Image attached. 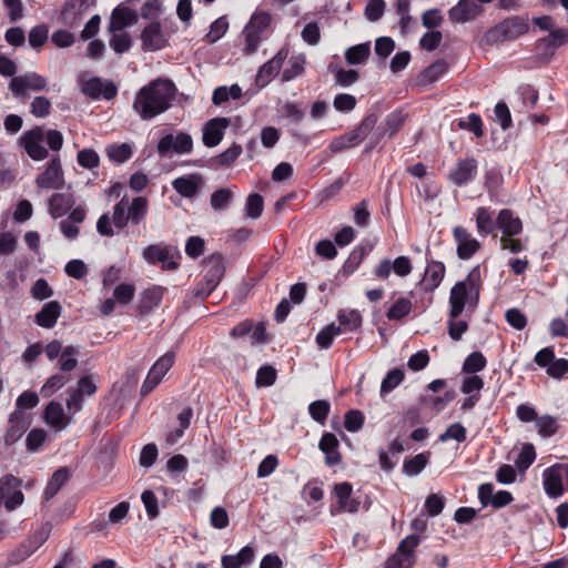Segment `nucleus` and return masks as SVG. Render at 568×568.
Segmentation results:
<instances>
[{
    "label": "nucleus",
    "instance_id": "nucleus-1",
    "mask_svg": "<svg viewBox=\"0 0 568 568\" xmlns=\"http://www.w3.org/2000/svg\"><path fill=\"white\" fill-rule=\"evenodd\" d=\"M176 92L172 80L158 78L136 92L132 108L142 120H152L172 106Z\"/></svg>",
    "mask_w": 568,
    "mask_h": 568
},
{
    "label": "nucleus",
    "instance_id": "nucleus-2",
    "mask_svg": "<svg viewBox=\"0 0 568 568\" xmlns=\"http://www.w3.org/2000/svg\"><path fill=\"white\" fill-rule=\"evenodd\" d=\"M149 212V200L145 196H136L129 202L123 196L114 206L112 217L109 213H103L97 222V231L102 236H113L114 231L111 223L118 229L123 230L129 224L135 226L144 222Z\"/></svg>",
    "mask_w": 568,
    "mask_h": 568
},
{
    "label": "nucleus",
    "instance_id": "nucleus-3",
    "mask_svg": "<svg viewBox=\"0 0 568 568\" xmlns=\"http://www.w3.org/2000/svg\"><path fill=\"white\" fill-rule=\"evenodd\" d=\"M480 266H474L465 280L458 281L449 292V315L459 317L467 307L468 311H475L480 297L481 291Z\"/></svg>",
    "mask_w": 568,
    "mask_h": 568
},
{
    "label": "nucleus",
    "instance_id": "nucleus-4",
    "mask_svg": "<svg viewBox=\"0 0 568 568\" xmlns=\"http://www.w3.org/2000/svg\"><path fill=\"white\" fill-rule=\"evenodd\" d=\"M378 116L376 113L366 114L352 131L334 138L328 149L332 153H339L346 149L359 145L376 126Z\"/></svg>",
    "mask_w": 568,
    "mask_h": 568
},
{
    "label": "nucleus",
    "instance_id": "nucleus-5",
    "mask_svg": "<svg viewBox=\"0 0 568 568\" xmlns=\"http://www.w3.org/2000/svg\"><path fill=\"white\" fill-rule=\"evenodd\" d=\"M529 31L527 17L511 16L490 28L486 39L490 43L514 41Z\"/></svg>",
    "mask_w": 568,
    "mask_h": 568
},
{
    "label": "nucleus",
    "instance_id": "nucleus-6",
    "mask_svg": "<svg viewBox=\"0 0 568 568\" xmlns=\"http://www.w3.org/2000/svg\"><path fill=\"white\" fill-rule=\"evenodd\" d=\"M179 258L180 253L172 246L160 244H151L144 247L142 256L146 263L151 265L161 264L163 271H175L179 262L174 261V256Z\"/></svg>",
    "mask_w": 568,
    "mask_h": 568
},
{
    "label": "nucleus",
    "instance_id": "nucleus-7",
    "mask_svg": "<svg viewBox=\"0 0 568 568\" xmlns=\"http://www.w3.org/2000/svg\"><path fill=\"white\" fill-rule=\"evenodd\" d=\"M175 355L168 352L162 355L150 368L140 389L141 396H148L162 382L165 374L174 364Z\"/></svg>",
    "mask_w": 568,
    "mask_h": 568
},
{
    "label": "nucleus",
    "instance_id": "nucleus-8",
    "mask_svg": "<svg viewBox=\"0 0 568 568\" xmlns=\"http://www.w3.org/2000/svg\"><path fill=\"white\" fill-rule=\"evenodd\" d=\"M47 79L33 71L13 77L9 82V90L18 99L27 97V90L39 92L47 90Z\"/></svg>",
    "mask_w": 568,
    "mask_h": 568
},
{
    "label": "nucleus",
    "instance_id": "nucleus-9",
    "mask_svg": "<svg viewBox=\"0 0 568 568\" xmlns=\"http://www.w3.org/2000/svg\"><path fill=\"white\" fill-rule=\"evenodd\" d=\"M43 138V128L34 126L31 130L24 131L18 142L33 161H42L49 155L48 150L42 145Z\"/></svg>",
    "mask_w": 568,
    "mask_h": 568
},
{
    "label": "nucleus",
    "instance_id": "nucleus-10",
    "mask_svg": "<svg viewBox=\"0 0 568 568\" xmlns=\"http://www.w3.org/2000/svg\"><path fill=\"white\" fill-rule=\"evenodd\" d=\"M452 235L456 243V254L459 260L468 261L481 248L480 242L462 225L455 226Z\"/></svg>",
    "mask_w": 568,
    "mask_h": 568
},
{
    "label": "nucleus",
    "instance_id": "nucleus-11",
    "mask_svg": "<svg viewBox=\"0 0 568 568\" xmlns=\"http://www.w3.org/2000/svg\"><path fill=\"white\" fill-rule=\"evenodd\" d=\"M478 174V161L474 156L458 159L448 173V180L456 186H465Z\"/></svg>",
    "mask_w": 568,
    "mask_h": 568
},
{
    "label": "nucleus",
    "instance_id": "nucleus-12",
    "mask_svg": "<svg viewBox=\"0 0 568 568\" xmlns=\"http://www.w3.org/2000/svg\"><path fill=\"white\" fill-rule=\"evenodd\" d=\"M156 149L161 156L169 155L171 151L187 154L193 150V140L189 133L180 132L176 136L169 133L160 139Z\"/></svg>",
    "mask_w": 568,
    "mask_h": 568
},
{
    "label": "nucleus",
    "instance_id": "nucleus-13",
    "mask_svg": "<svg viewBox=\"0 0 568 568\" xmlns=\"http://www.w3.org/2000/svg\"><path fill=\"white\" fill-rule=\"evenodd\" d=\"M32 419L29 414L13 410L8 418L7 429L3 435L6 446L16 444L31 426Z\"/></svg>",
    "mask_w": 568,
    "mask_h": 568
},
{
    "label": "nucleus",
    "instance_id": "nucleus-14",
    "mask_svg": "<svg viewBox=\"0 0 568 568\" xmlns=\"http://www.w3.org/2000/svg\"><path fill=\"white\" fill-rule=\"evenodd\" d=\"M142 42V50L159 51L169 45V38L164 33L162 26L159 21H152L143 28L140 34Z\"/></svg>",
    "mask_w": 568,
    "mask_h": 568
},
{
    "label": "nucleus",
    "instance_id": "nucleus-15",
    "mask_svg": "<svg viewBox=\"0 0 568 568\" xmlns=\"http://www.w3.org/2000/svg\"><path fill=\"white\" fill-rule=\"evenodd\" d=\"M288 48L283 47L271 60L260 67L255 78V83L257 87H266L280 73L284 61L288 57Z\"/></svg>",
    "mask_w": 568,
    "mask_h": 568
},
{
    "label": "nucleus",
    "instance_id": "nucleus-16",
    "mask_svg": "<svg viewBox=\"0 0 568 568\" xmlns=\"http://www.w3.org/2000/svg\"><path fill=\"white\" fill-rule=\"evenodd\" d=\"M81 92L92 100L103 98L109 101L116 97L118 88L112 81H103L101 78L93 77L81 83Z\"/></svg>",
    "mask_w": 568,
    "mask_h": 568
},
{
    "label": "nucleus",
    "instance_id": "nucleus-17",
    "mask_svg": "<svg viewBox=\"0 0 568 568\" xmlns=\"http://www.w3.org/2000/svg\"><path fill=\"white\" fill-rule=\"evenodd\" d=\"M37 185L41 189H61L64 184L63 171L60 158L54 155L48 163L45 170L37 176Z\"/></svg>",
    "mask_w": 568,
    "mask_h": 568
},
{
    "label": "nucleus",
    "instance_id": "nucleus-18",
    "mask_svg": "<svg viewBox=\"0 0 568 568\" xmlns=\"http://www.w3.org/2000/svg\"><path fill=\"white\" fill-rule=\"evenodd\" d=\"M231 121L227 118H213L203 126V144L207 148L216 146L224 136L225 129Z\"/></svg>",
    "mask_w": 568,
    "mask_h": 568
},
{
    "label": "nucleus",
    "instance_id": "nucleus-19",
    "mask_svg": "<svg viewBox=\"0 0 568 568\" xmlns=\"http://www.w3.org/2000/svg\"><path fill=\"white\" fill-rule=\"evenodd\" d=\"M496 224L501 236H517L524 229L521 220L510 209H503L498 212Z\"/></svg>",
    "mask_w": 568,
    "mask_h": 568
},
{
    "label": "nucleus",
    "instance_id": "nucleus-20",
    "mask_svg": "<svg viewBox=\"0 0 568 568\" xmlns=\"http://www.w3.org/2000/svg\"><path fill=\"white\" fill-rule=\"evenodd\" d=\"M205 283L211 287H217L225 273L224 260L221 254H212L203 262Z\"/></svg>",
    "mask_w": 568,
    "mask_h": 568
},
{
    "label": "nucleus",
    "instance_id": "nucleus-21",
    "mask_svg": "<svg viewBox=\"0 0 568 568\" xmlns=\"http://www.w3.org/2000/svg\"><path fill=\"white\" fill-rule=\"evenodd\" d=\"M320 450L324 454L325 465L333 467L342 462L339 442L333 433L325 432L318 443Z\"/></svg>",
    "mask_w": 568,
    "mask_h": 568
},
{
    "label": "nucleus",
    "instance_id": "nucleus-22",
    "mask_svg": "<svg viewBox=\"0 0 568 568\" xmlns=\"http://www.w3.org/2000/svg\"><path fill=\"white\" fill-rule=\"evenodd\" d=\"M166 288L160 285H153L144 290L139 300L138 311L141 315L150 314L154 308L159 307Z\"/></svg>",
    "mask_w": 568,
    "mask_h": 568
},
{
    "label": "nucleus",
    "instance_id": "nucleus-23",
    "mask_svg": "<svg viewBox=\"0 0 568 568\" xmlns=\"http://www.w3.org/2000/svg\"><path fill=\"white\" fill-rule=\"evenodd\" d=\"M446 274V266L440 261H428L425 270L424 277L422 280L425 292H434L443 282Z\"/></svg>",
    "mask_w": 568,
    "mask_h": 568
},
{
    "label": "nucleus",
    "instance_id": "nucleus-24",
    "mask_svg": "<svg viewBox=\"0 0 568 568\" xmlns=\"http://www.w3.org/2000/svg\"><path fill=\"white\" fill-rule=\"evenodd\" d=\"M43 422L57 432H60L71 423V417L64 414L63 407L59 402L51 400L43 410Z\"/></svg>",
    "mask_w": 568,
    "mask_h": 568
},
{
    "label": "nucleus",
    "instance_id": "nucleus-25",
    "mask_svg": "<svg viewBox=\"0 0 568 568\" xmlns=\"http://www.w3.org/2000/svg\"><path fill=\"white\" fill-rule=\"evenodd\" d=\"M481 12V8L475 0H459L456 6L449 9L450 21L464 23L476 18Z\"/></svg>",
    "mask_w": 568,
    "mask_h": 568
},
{
    "label": "nucleus",
    "instance_id": "nucleus-26",
    "mask_svg": "<svg viewBox=\"0 0 568 568\" xmlns=\"http://www.w3.org/2000/svg\"><path fill=\"white\" fill-rule=\"evenodd\" d=\"M334 493L337 498V513H356L359 501L352 499L353 486L347 483H339L334 486Z\"/></svg>",
    "mask_w": 568,
    "mask_h": 568
},
{
    "label": "nucleus",
    "instance_id": "nucleus-27",
    "mask_svg": "<svg viewBox=\"0 0 568 568\" xmlns=\"http://www.w3.org/2000/svg\"><path fill=\"white\" fill-rule=\"evenodd\" d=\"M495 211L489 206H479L476 209L474 216L476 222V230L480 236L494 235L496 236V219H494Z\"/></svg>",
    "mask_w": 568,
    "mask_h": 568
},
{
    "label": "nucleus",
    "instance_id": "nucleus-28",
    "mask_svg": "<svg viewBox=\"0 0 568 568\" xmlns=\"http://www.w3.org/2000/svg\"><path fill=\"white\" fill-rule=\"evenodd\" d=\"M138 22V14L134 10L125 6H118L113 9L109 30L111 32L122 31L124 28L130 27Z\"/></svg>",
    "mask_w": 568,
    "mask_h": 568
},
{
    "label": "nucleus",
    "instance_id": "nucleus-29",
    "mask_svg": "<svg viewBox=\"0 0 568 568\" xmlns=\"http://www.w3.org/2000/svg\"><path fill=\"white\" fill-rule=\"evenodd\" d=\"M372 248L373 245H371L369 243H361L356 245L349 253L346 261L344 262L341 268V273L346 277L352 275L359 267V265L362 264L364 258L369 254Z\"/></svg>",
    "mask_w": 568,
    "mask_h": 568
},
{
    "label": "nucleus",
    "instance_id": "nucleus-30",
    "mask_svg": "<svg viewBox=\"0 0 568 568\" xmlns=\"http://www.w3.org/2000/svg\"><path fill=\"white\" fill-rule=\"evenodd\" d=\"M542 486H544L545 493L550 498H558V497L562 496V494L565 491L564 483H562L560 474L556 469L555 465H552L544 470Z\"/></svg>",
    "mask_w": 568,
    "mask_h": 568
},
{
    "label": "nucleus",
    "instance_id": "nucleus-31",
    "mask_svg": "<svg viewBox=\"0 0 568 568\" xmlns=\"http://www.w3.org/2000/svg\"><path fill=\"white\" fill-rule=\"evenodd\" d=\"M568 43V28H554L549 34L538 40L544 53L552 55L555 50Z\"/></svg>",
    "mask_w": 568,
    "mask_h": 568
},
{
    "label": "nucleus",
    "instance_id": "nucleus-32",
    "mask_svg": "<svg viewBox=\"0 0 568 568\" xmlns=\"http://www.w3.org/2000/svg\"><path fill=\"white\" fill-rule=\"evenodd\" d=\"M62 307L59 302L50 301L36 314L34 322L43 328H52L61 315Z\"/></svg>",
    "mask_w": 568,
    "mask_h": 568
},
{
    "label": "nucleus",
    "instance_id": "nucleus-33",
    "mask_svg": "<svg viewBox=\"0 0 568 568\" xmlns=\"http://www.w3.org/2000/svg\"><path fill=\"white\" fill-rule=\"evenodd\" d=\"M202 178L197 174L181 176L172 182L173 189L183 197L191 199L195 196L202 185Z\"/></svg>",
    "mask_w": 568,
    "mask_h": 568
},
{
    "label": "nucleus",
    "instance_id": "nucleus-34",
    "mask_svg": "<svg viewBox=\"0 0 568 568\" xmlns=\"http://www.w3.org/2000/svg\"><path fill=\"white\" fill-rule=\"evenodd\" d=\"M49 213L52 219H59L65 215L74 204L72 194L54 193L49 199Z\"/></svg>",
    "mask_w": 568,
    "mask_h": 568
},
{
    "label": "nucleus",
    "instance_id": "nucleus-35",
    "mask_svg": "<svg viewBox=\"0 0 568 568\" xmlns=\"http://www.w3.org/2000/svg\"><path fill=\"white\" fill-rule=\"evenodd\" d=\"M71 471L68 467L58 468L50 477L43 497L45 500L52 499L59 490L70 480Z\"/></svg>",
    "mask_w": 568,
    "mask_h": 568
},
{
    "label": "nucleus",
    "instance_id": "nucleus-36",
    "mask_svg": "<svg viewBox=\"0 0 568 568\" xmlns=\"http://www.w3.org/2000/svg\"><path fill=\"white\" fill-rule=\"evenodd\" d=\"M406 121V114L402 110H395L386 115L383 124L378 128L379 136L388 135L394 138L403 128Z\"/></svg>",
    "mask_w": 568,
    "mask_h": 568
},
{
    "label": "nucleus",
    "instance_id": "nucleus-37",
    "mask_svg": "<svg viewBox=\"0 0 568 568\" xmlns=\"http://www.w3.org/2000/svg\"><path fill=\"white\" fill-rule=\"evenodd\" d=\"M430 453L424 452L413 457L405 458L403 463V473L407 476L419 475L429 463Z\"/></svg>",
    "mask_w": 568,
    "mask_h": 568
},
{
    "label": "nucleus",
    "instance_id": "nucleus-38",
    "mask_svg": "<svg viewBox=\"0 0 568 568\" xmlns=\"http://www.w3.org/2000/svg\"><path fill=\"white\" fill-rule=\"evenodd\" d=\"M306 57L302 53L292 55L288 59L287 67L282 72V81L288 82L302 75L305 72Z\"/></svg>",
    "mask_w": 568,
    "mask_h": 568
},
{
    "label": "nucleus",
    "instance_id": "nucleus-39",
    "mask_svg": "<svg viewBox=\"0 0 568 568\" xmlns=\"http://www.w3.org/2000/svg\"><path fill=\"white\" fill-rule=\"evenodd\" d=\"M413 311V303L408 297L397 298L386 312L388 321L400 322Z\"/></svg>",
    "mask_w": 568,
    "mask_h": 568
},
{
    "label": "nucleus",
    "instance_id": "nucleus-40",
    "mask_svg": "<svg viewBox=\"0 0 568 568\" xmlns=\"http://www.w3.org/2000/svg\"><path fill=\"white\" fill-rule=\"evenodd\" d=\"M419 545V537L417 535H408L398 545L397 552L407 561V567L412 568L415 561V549Z\"/></svg>",
    "mask_w": 568,
    "mask_h": 568
},
{
    "label": "nucleus",
    "instance_id": "nucleus-41",
    "mask_svg": "<svg viewBox=\"0 0 568 568\" xmlns=\"http://www.w3.org/2000/svg\"><path fill=\"white\" fill-rule=\"evenodd\" d=\"M337 321V326H341L342 333L354 332L362 325V315L357 310L339 311Z\"/></svg>",
    "mask_w": 568,
    "mask_h": 568
},
{
    "label": "nucleus",
    "instance_id": "nucleus-42",
    "mask_svg": "<svg viewBox=\"0 0 568 568\" xmlns=\"http://www.w3.org/2000/svg\"><path fill=\"white\" fill-rule=\"evenodd\" d=\"M371 55L369 42L361 43L348 48L345 52V59L348 64L364 63Z\"/></svg>",
    "mask_w": 568,
    "mask_h": 568
},
{
    "label": "nucleus",
    "instance_id": "nucleus-43",
    "mask_svg": "<svg viewBox=\"0 0 568 568\" xmlns=\"http://www.w3.org/2000/svg\"><path fill=\"white\" fill-rule=\"evenodd\" d=\"M49 434L40 427L32 428L26 438V448L29 453L39 452L43 444L48 440Z\"/></svg>",
    "mask_w": 568,
    "mask_h": 568
},
{
    "label": "nucleus",
    "instance_id": "nucleus-44",
    "mask_svg": "<svg viewBox=\"0 0 568 568\" xmlns=\"http://www.w3.org/2000/svg\"><path fill=\"white\" fill-rule=\"evenodd\" d=\"M331 412V404L326 399H317L308 405V414L320 425H325Z\"/></svg>",
    "mask_w": 568,
    "mask_h": 568
},
{
    "label": "nucleus",
    "instance_id": "nucleus-45",
    "mask_svg": "<svg viewBox=\"0 0 568 568\" xmlns=\"http://www.w3.org/2000/svg\"><path fill=\"white\" fill-rule=\"evenodd\" d=\"M341 334V326H336L335 323H332L317 333L315 342L320 348L327 349L332 346L334 338Z\"/></svg>",
    "mask_w": 568,
    "mask_h": 568
},
{
    "label": "nucleus",
    "instance_id": "nucleus-46",
    "mask_svg": "<svg viewBox=\"0 0 568 568\" xmlns=\"http://www.w3.org/2000/svg\"><path fill=\"white\" fill-rule=\"evenodd\" d=\"M535 425L538 434L544 438L554 436L559 429L557 418L551 415L538 416Z\"/></svg>",
    "mask_w": 568,
    "mask_h": 568
},
{
    "label": "nucleus",
    "instance_id": "nucleus-47",
    "mask_svg": "<svg viewBox=\"0 0 568 568\" xmlns=\"http://www.w3.org/2000/svg\"><path fill=\"white\" fill-rule=\"evenodd\" d=\"M487 365V359L483 355L481 352H473L470 353L464 364H463V372L465 374H476L480 371H483Z\"/></svg>",
    "mask_w": 568,
    "mask_h": 568
},
{
    "label": "nucleus",
    "instance_id": "nucleus-48",
    "mask_svg": "<svg viewBox=\"0 0 568 568\" xmlns=\"http://www.w3.org/2000/svg\"><path fill=\"white\" fill-rule=\"evenodd\" d=\"M49 39V27L44 23L37 24L29 31L28 41L31 48L38 50L43 47Z\"/></svg>",
    "mask_w": 568,
    "mask_h": 568
},
{
    "label": "nucleus",
    "instance_id": "nucleus-49",
    "mask_svg": "<svg viewBox=\"0 0 568 568\" xmlns=\"http://www.w3.org/2000/svg\"><path fill=\"white\" fill-rule=\"evenodd\" d=\"M132 155V148L128 143L112 144L108 148L109 159L119 164L126 162Z\"/></svg>",
    "mask_w": 568,
    "mask_h": 568
},
{
    "label": "nucleus",
    "instance_id": "nucleus-50",
    "mask_svg": "<svg viewBox=\"0 0 568 568\" xmlns=\"http://www.w3.org/2000/svg\"><path fill=\"white\" fill-rule=\"evenodd\" d=\"M277 378V371L272 365H262L255 377V384L257 387H270L275 384Z\"/></svg>",
    "mask_w": 568,
    "mask_h": 568
},
{
    "label": "nucleus",
    "instance_id": "nucleus-51",
    "mask_svg": "<svg viewBox=\"0 0 568 568\" xmlns=\"http://www.w3.org/2000/svg\"><path fill=\"white\" fill-rule=\"evenodd\" d=\"M229 21L226 16H222L213 21L210 26V31L205 36V41L207 43H215L219 41L227 31Z\"/></svg>",
    "mask_w": 568,
    "mask_h": 568
},
{
    "label": "nucleus",
    "instance_id": "nucleus-52",
    "mask_svg": "<svg viewBox=\"0 0 568 568\" xmlns=\"http://www.w3.org/2000/svg\"><path fill=\"white\" fill-rule=\"evenodd\" d=\"M458 128L473 132L477 138L484 135V123L481 116L477 113H470L467 119H460Z\"/></svg>",
    "mask_w": 568,
    "mask_h": 568
},
{
    "label": "nucleus",
    "instance_id": "nucleus-53",
    "mask_svg": "<svg viewBox=\"0 0 568 568\" xmlns=\"http://www.w3.org/2000/svg\"><path fill=\"white\" fill-rule=\"evenodd\" d=\"M404 377L405 374L399 368H394L389 371L382 381L381 395H386L390 393L393 389H395L403 382Z\"/></svg>",
    "mask_w": 568,
    "mask_h": 568
},
{
    "label": "nucleus",
    "instance_id": "nucleus-54",
    "mask_svg": "<svg viewBox=\"0 0 568 568\" xmlns=\"http://www.w3.org/2000/svg\"><path fill=\"white\" fill-rule=\"evenodd\" d=\"M536 459V450L532 444L527 443L524 444L520 453L518 454L515 464L517 468L521 471L528 469Z\"/></svg>",
    "mask_w": 568,
    "mask_h": 568
},
{
    "label": "nucleus",
    "instance_id": "nucleus-55",
    "mask_svg": "<svg viewBox=\"0 0 568 568\" xmlns=\"http://www.w3.org/2000/svg\"><path fill=\"white\" fill-rule=\"evenodd\" d=\"M52 530V525L49 521L43 523L37 530H34L27 541L30 546L37 550L39 549L49 538Z\"/></svg>",
    "mask_w": 568,
    "mask_h": 568
},
{
    "label": "nucleus",
    "instance_id": "nucleus-56",
    "mask_svg": "<svg viewBox=\"0 0 568 568\" xmlns=\"http://www.w3.org/2000/svg\"><path fill=\"white\" fill-rule=\"evenodd\" d=\"M467 438V430L460 423L449 425L446 430L439 435L438 440L445 443L454 439L458 443L465 442Z\"/></svg>",
    "mask_w": 568,
    "mask_h": 568
},
{
    "label": "nucleus",
    "instance_id": "nucleus-57",
    "mask_svg": "<svg viewBox=\"0 0 568 568\" xmlns=\"http://www.w3.org/2000/svg\"><path fill=\"white\" fill-rule=\"evenodd\" d=\"M448 335L453 341H460L463 335L468 331V323L459 317H452L448 314L447 320Z\"/></svg>",
    "mask_w": 568,
    "mask_h": 568
},
{
    "label": "nucleus",
    "instance_id": "nucleus-58",
    "mask_svg": "<svg viewBox=\"0 0 568 568\" xmlns=\"http://www.w3.org/2000/svg\"><path fill=\"white\" fill-rule=\"evenodd\" d=\"M264 209L263 196L258 193H252L247 196L245 212L251 219H257L262 215Z\"/></svg>",
    "mask_w": 568,
    "mask_h": 568
},
{
    "label": "nucleus",
    "instance_id": "nucleus-59",
    "mask_svg": "<svg viewBox=\"0 0 568 568\" xmlns=\"http://www.w3.org/2000/svg\"><path fill=\"white\" fill-rule=\"evenodd\" d=\"M39 396L36 392L24 390L16 400V409L26 413L28 409L34 408L39 404Z\"/></svg>",
    "mask_w": 568,
    "mask_h": 568
},
{
    "label": "nucleus",
    "instance_id": "nucleus-60",
    "mask_svg": "<svg viewBox=\"0 0 568 568\" xmlns=\"http://www.w3.org/2000/svg\"><path fill=\"white\" fill-rule=\"evenodd\" d=\"M77 354L78 349L72 345L62 348L59 362V367L62 372H71L77 367L78 361L74 357Z\"/></svg>",
    "mask_w": 568,
    "mask_h": 568
},
{
    "label": "nucleus",
    "instance_id": "nucleus-61",
    "mask_svg": "<svg viewBox=\"0 0 568 568\" xmlns=\"http://www.w3.org/2000/svg\"><path fill=\"white\" fill-rule=\"evenodd\" d=\"M365 422L363 412L358 409H349L344 417V426L351 433L358 432Z\"/></svg>",
    "mask_w": 568,
    "mask_h": 568
},
{
    "label": "nucleus",
    "instance_id": "nucleus-62",
    "mask_svg": "<svg viewBox=\"0 0 568 568\" xmlns=\"http://www.w3.org/2000/svg\"><path fill=\"white\" fill-rule=\"evenodd\" d=\"M69 382V377L62 374H54L47 379L41 388L44 397L51 396L58 389L62 388Z\"/></svg>",
    "mask_w": 568,
    "mask_h": 568
},
{
    "label": "nucleus",
    "instance_id": "nucleus-63",
    "mask_svg": "<svg viewBox=\"0 0 568 568\" xmlns=\"http://www.w3.org/2000/svg\"><path fill=\"white\" fill-rule=\"evenodd\" d=\"M77 160L80 166L92 170L99 166L100 158L93 149H82L78 152Z\"/></svg>",
    "mask_w": 568,
    "mask_h": 568
},
{
    "label": "nucleus",
    "instance_id": "nucleus-64",
    "mask_svg": "<svg viewBox=\"0 0 568 568\" xmlns=\"http://www.w3.org/2000/svg\"><path fill=\"white\" fill-rule=\"evenodd\" d=\"M233 199V193L229 189H219L211 195V206L215 211L224 210Z\"/></svg>",
    "mask_w": 568,
    "mask_h": 568
}]
</instances>
